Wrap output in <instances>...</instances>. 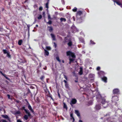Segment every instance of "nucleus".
Returning <instances> with one entry per match:
<instances>
[{"instance_id": "33", "label": "nucleus", "mask_w": 122, "mask_h": 122, "mask_svg": "<svg viewBox=\"0 0 122 122\" xmlns=\"http://www.w3.org/2000/svg\"><path fill=\"white\" fill-rule=\"evenodd\" d=\"M47 23L49 24L50 25L51 24V21L50 20H49V21L47 22Z\"/></svg>"}, {"instance_id": "52", "label": "nucleus", "mask_w": 122, "mask_h": 122, "mask_svg": "<svg viewBox=\"0 0 122 122\" xmlns=\"http://www.w3.org/2000/svg\"><path fill=\"white\" fill-rule=\"evenodd\" d=\"M44 69L45 70H46V68H44Z\"/></svg>"}, {"instance_id": "4", "label": "nucleus", "mask_w": 122, "mask_h": 122, "mask_svg": "<svg viewBox=\"0 0 122 122\" xmlns=\"http://www.w3.org/2000/svg\"><path fill=\"white\" fill-rule=\"evenodd\" d=\"M76 100L75 99H73L71 100V104H75L76 102Z\"/></svg>"}, {"instance_id": "51", "label": "nucleus", "mask_w": 122, "mask_h": 122, "mask_svg": "<svg viewBox=\"0 0 122 122\" xmlns=\"http://www.w3.org/2000/svg\"><path fill=\"white\" fill-rule=\"evenodd\" d=\"M36 27H38V25H36Z\"/></svg>"}, {"instance_id": "6", "label": "nucleus", "mask_w": 122, "mask_h": 122, "mask_svg": "<svg viewBox=\"0 0 122 122\" xmlns=\"http://www.w3.org/2000/svg\"><path fill=\"white\" fill-rule=\"evenodd\" d=\"M2 117L3 118L8 119L9 121H10V120L9 117L7 115H2Z\"/></svg>"}, {"instance_id": "54", "label": "nucleus", "mask_w": 122, "mask_h": 122, "mask_svg": "<svg viewBox=\"0 0 122 122\" xmlns=\"http://www.w3.org/2000/svg\"><path fill=\"white\" fill-rule=\"evenodd\" d=\"M5 77V78H6V79H8V77H6V76Z\"/></svg>"}, {"instance_id": "13", "label": "nucleus", "mask_w": 122, "mask_h": 122, "mask_svg": "<svg viewBox=\"0 0 122 122\" xmlns=\"http://www.w3.org/2000/svg\"><path fill=\"white\" fill-rule=\"evenodd\" d=\"M48 28L49 31L50 32H51L53 30V28L51 27H48Z\"/></svg>"}, {"instance_id": "28", "label": "nucleus", "mask_w": 122, "mask_h": 122, "mask_svg": "<svg viewBox=\"0 0 122 122\" xmlns=\"http://www.w3.org/2000/svg\"><path fill=\"white\" fill-rule=\"evenodd\" d=\"M70 117H71L74 120V119L73 116V114L72 113H71L70 114Z\"/></svg>"}, {"instance_id": "50", "label": "nucleus", "mask_w": 122, "mask_h": 122, "mask_svg": "<svg viewBox=\"0 0 122 122\" xmlns=\"http://www.w3.org/2000/svg\"><path fill=\"white\" fill-rule=\"evenodd\" d=\"M3 76H5V77H6V75L4 74L3 75Z\"/></svg>"}, {"instance_id": "16", "label": "nucleus", "mask_w": 122, "mask_h": 122, "mask_svg": "<svg viewBox=\"0 0 122 122\" xmlns=\"http://www.w3.org/2000/svg\"><path fill=\"white\" fill-rule=\"evenodd\" d=\"M60 20L61 22L64 21L65 22L66 21V19L64 18H61L60 19Z\"/></svg>"}, {"instance_id": "32", "label": "nucleus", "mask_w": 122, "mask_h": 122, "mask_svg": "<svg viewBox=\"0 0 122 122\" xmlns=\"http://www.w3.org/2000/svg\"><path fill=\"white\" fill-rule=\"evenodd\" d=\"M48 3H47L46 4V7L47 8H48Z\"/></svg>"}, {"instance_id": "22", "label": "nucleus", "mask_w": 122, "mask_h": 122, "mask_svg": "<svg viewBox=\"0 0 122 122\" xmlns=\"http://www.w3.org/2000/svg\"><path fill=\"white\" fill-rule=\"evenodd\" d=\"M7 96L8 97V98L9 99H10L11 100H12V97H10V95H9L8 94V95H7Z\"/></svg>"}, {"instance_id": "56", "label": "nucleus", "mask_w": 122, "mask_h": 122, "mask_svg": "<svg viewBox=\"0 0 122 122\" xmlns=\"http://www.w3.org/2000/svg\"><path fill=\"white\" fill-rule=\"evenodd\" d=\"M101 72V73H102V72H103V71H101V72Z\"/></svg>"}, {"instance_id": "19", "label": "nucleus", "mask_w": 122, "mask_h": 122, "mask_svg": "<svg viewBox=\"0 0 122 122\" xmlns=\"http://www.w3.org/2000/svg\"><path fill=\"white\" fill-rule=\"evenodd\" d=\"M77 8L75 7L72 9V11L74 12H76L77 11Z\"/></svg>"}, {"instance_id": "38", "label": "nucleus", "mask_w": 122, "mask_h": 122, "mask_svg": "<svg viewBox=\"0 0 122 122\" xmlns=\"http://www.w3.org/2000/svg\"><path fill=\"white\" fill-rule=\"evenodd\" d=\"M39 10H42V7H40L39 8Z\"/></svg>"}, {"instance_id": "21", "label": "nucleus", "mask_w": 122, "mask_h": 122, "mask_svg": "<svg viewBox=\"0 0 122 122\" xmlns=\"http://www.w3.org/2000/svg\"><path fill=\"white\" fill-rule=\"evenodd\" d=\"M72 44V43L71 41H70L68 43V45L69 46H71V45Z\"/></svg>"}, {"instance_id": "12", "label": "nucleus", "mask_w": 122, "mask_h": 122, "mask_svg": "<svg viewBox=\"0 0 122 122\" xmlns=\"http://www.w3.org/2000/svg\"><path fill=\"white\" fill-rule=\"evenodd\" d=\"M102 101L101 103L103 104H104V103L106 102L105 101V99L104 98H102Z\"/></svg>"}, {"instance_id": "23", "label": "nucleus", "mask_w": 122, "mask_h": 122, "mask_svg": "<svg viewBox=\"0 0 122 122\" xmlns=\"http://www.w3.org/2000/svg\"><path fill=\"white\" fill-rule=\"evenodd\" d=\"M3 51L4 53L5 54L7 53L8 52H7V51L6 50H3Z\"/></svg>"}, {"instance_id": "44", "label": "nucleus", "mask_w": 122, "mask_h": 122, "mask_svg": "<svg viewBox=\"0 0 122 122\" xmlns=\"http://www.w3.org/2000/svg\"><path fill=\"white\" fill-rule=\"evenodd\" d=\"M58 96L60 98V95L59 93V92H58Z\"/></svg>"}, {"instance_id": "55", "label": "nucleus", "mask_w": 122, "mask_h": 122, "mask_svg": "<svg viewBox=\"0 0 122 122\" xmlns=\"http://www.w3.org/2000/svg\"><path fill=\"white\" fill-rule=\"evenodd\" d=\"M73 18L74 20V21H75V19H74V17H73Z\"/></svg>"}, {"instance_id": "41", "label": "nucleus", "mask_w": 122, "mask_h": 122, "mask_svg": "<svg viewBox=\"0 0 122 122\" xmlns=\"http://www.w3.org/2000/svg\"><path fill=\"white\" fill-rule=\"evenodd\" d=\"M17 122H22V121L20 120H18L17 121Z\"/></svg>"}, {"instance_id": "43", "label": "nucleus", "mask_w": 122, "mask_h": 122, "mask_svg": "<svg viewBox=\"0 0 122 122\" xmlns=\"http://www.w3.org/2000/svg\"><path fill=\"white\" fill-rule=\"evenodd\" d=\"M91 43L92 44H95V43H94L93 41H91Z\"/></svg>"}, {"instance_id": "8", "label": "nucleus", "mask_w": 122, "mask_h": 122, "mask_svg": "<svg viewBox=\"0 0 122 122\" xmlns=\"http://www.w3.org/2000/svg\"><path fill=\"white\" fill-rule=\"evenodd\" d=\"M107 77H104L102 78V80L105 82H107Z\"/></svg>"}, {"instance_id": "60", "label": "nucleus", "mask_w": 122, "mask_h": 122, "mask_svg": "<svg viewBox=\"0 0 122 122\" xmlns=\"http://www.w3.org/2000/svg\"><path fill=\"white\" fill-rule=\"evenodd\" d=\"M64 107H65V105H64Z\"/></svg>"}, {"instance_id": "59", "label": "nucleus", "mask_w": 122, "mask_h": 122, "mask_svg": "<svg viewBox=\"0 0 122 122\" xmlns=\"http://www.w3.org/2000/svg\"><path fill=\"white\" fill-rule=\"evenodd\" d=\"M37 101H38V102L39 101L38 99V100H37Z\"/></svg>"}, {"instance_id": "26", "label": "nucleus", "mask_w": 122, "mask_h": 122, "mask_svg": "<svg viewBox=\"0 0 122 122\" xmlns=\"http://www.w3.org/2000/svg\"><path fill=\"white\" fill-rule=\"evenodd\" d=\"M42 15H40L38 17V19L39 20H40L41 19V18H42Z\"/></svg>"}, {"instance_id": "25", "label": "nucleus", "mask_w": 122, "mask_h": 122, "mask_svg": "<svg viewBox=\"0 0 122 122\" xmlns=\"http://www.w3.org/2000/svg\"><path fill=\"white\" fill-rule=\"evenodd\" d=\"M46 48L48 50H50L51 49V48L50 46H46Z\"/></svg>"}, {"instance_id": "18", "label": "nucleus", "mask_w": 122, "mask_h": 122, "mask_svg": "<svg viewBox=\"0 0 122 122\" xmlns=\"http://www.w3.org/2000/svg\"><path fill=\"white\" fill-rule=\"evenodd\" d=\"M29 109L32 112L34 113V111L33 110L32 108V107H28Z\"/></svg>"}, {"instance_id": "7", "label": "nucleus", "mask_w": 122, "mask_h": 122, "mask_svg": "<svg viewBox=\"0 0 122 122\" xmlns=\"http://www.w3.org/2000/svg\"><path fill=\"white\" fill-rule=\"evenodd\" d=\"M114 2L115 3L116 2L118 5H120L121 7L122 8V6L121 5V4L120 3L119 1H114Z\"/></svg>"}, {"instance_id": "36", "label": "nucleus", "mask_w": 122, "mask_h": 122, "mask_svg": "<svg viewBox=\"0 0 122 122\" xmlns=\"http://www.w3.org/2000/svg\"><path fill=\"white\" fill-rule=\"evenodd\" d=\"M100 67L98 66L97 68V71L99 70L100 69Z\"/></svg>"}, {"instance_id": "34", "label": "nucleus", "mask_w": 122, "mask_h": 122, "mask_svg": "<svg viewBox=\"0 0 122 122\" xmlns=\"http://www.w3.org/2000/svg\"><path fill=\"white\" fill-rule=\"evenodd\" d=\"M15 113L16 114H20V112L19 111L16 112Z\"/></svg>"}, {"instance_id": "30", "label": "nucleus", "mask_w": 122, "mask_h": 122, "mask_svg": "<svg viewBox=\"0 0 122 122\" xmlns=\"http://www.w3.org/2000/svg\"><path fill=\"white\" fill-rule=\"evenodd\" d=\"M65 86L67 88H69V86L68 85V84L67 83H66L65 84Z\"/></svg>"}, {"instance_id": "58", "label": "nucleus", "mask_w": 122, "mask_h": 122, "mask_svg": "<svg viewBox=\"0 0 122 122\" xmlns=\"http://www.w3.org/2000/svg\"><path fill=\"white\" fill-rule=\"evenodd\" d=\"M62 62L63 63H64V61H62Z\"/></svg>"}, {"instance_id": "49", "label": "nucleus", "mask_w": 122, "mask_h": 122, "mask_svg": "<svg viewBox=\"0 0 122 122\" xmlns=\"http://www.w3.org/2000/svg\"><path fill=\"white\" fill-rule=\"evenodd\" d=\"M79 122H83L81 120H80L79 121Z\"/></svg>"}, {"instance_id": "1", "label": "nucleus", "mask_w": 122, "mask_h": 122, "mask_svg": "<svg viewBox=\"0 0 122 122\" xmlns=\"http://www.w3.org/2000/svg\"><path fill=\"white\" fill-rule=\"evenodd\" d=\"M66 54L67 56H71L73 58L72 59L71 58H69L70 61L69 63L70 64L71 62L73 61L74 60V58H75V56L74 53L70 51H68L67 52Z\"/></svg>"}, {"instance_id": "37", "label": "nucleus", "mask_w": 122, "mask_h": 122, "mask_svg": "<svg viewBox=\"0 0 122 122\" xmlns=\"http://www.w3.org/2000/svg\"><path fill=\"white\" fill-rule=\"evenodd\" d=\"M44 78V76H42L40 78V79L42 80H43Z\"/></svg>"}, {"instance_id": "29", "label": "nucleus", "mask_w": 122, "mask_h": 122, "mask_svg": "<svg viewBox=\"0 0 122 122\" xmlns=\"http://www.w3.org/2000/svg\"><path fill=\"white\" fill-rule=\"evenodd\" d=\"M7 56L9 57V58L11 56L10 55V54L9 53V52H8L7 53Z\"/></svg>"}, {"instance_id": "2", "label": "nucleus", "mask_w": 122, "mask_h": 122, "mask_svg": "<svg viewBox=\"0 0 122 122\" xmlns=\"http://www.w3.org/2000/svg\"><path fill=\"white\" fill-rule=\"evenodd\" d=\"M22 109L24 110L25 111L26 114H27L28 115H24V117L26 120H27L28 118V117H30L31 116V115L29 112V111L25 109V107H22Z\"/></svg>"}, {"instance_id": "46", "label": "nucleus", "mask_w": 122, "mask_h": 122, "mask_svg": "<svg viewBox=\"0 0 122 122\" xmlns=\"http://www.w3.org/2000/svg\"><path fill=\"white\" fill-rule=\"evenodd\" d=\"M15 101L17 103H18L19 102V101H17V100H15Z\"/></svg>"}, {"instance_id": "57", "label": "nucleus", "mask_w": 122, "mask_h": 122, "mask_svg": "<svg viewBox=\"0 0 122 122\" xmlns=\"http://www.w3.org/2000/svg\"><path fill=\"white\" fill-rule=\"evenodd\" d=\"M28 107H31V106H30L29 105V106H28Z\"/></svg>"}, {"instance_id": "48", "label": "nucleus", "mask_w": 122, "mask_h": 122, "mask_svg": "<svg viewBox=\"0 0 122 122\" xmlns=\"http://www.w3.org/2000/svg\"><path fill=\"white\" fill-rule=\"evenodd\" d=\"M63 108H64L66 109V110H67V107H63Z\"/></svg>"}, {"instance_id": "35", "label": "nucleus", "mask_w": 122, "mask_h": 122, "mask_svg": "<svg viewBox=\"0 0 122 122\" xmlns=\"http://www.w3.org/2000/svg\"><path fill=\"white\" fill-rule=\"evenodd\" d=\"M48 19H51V17H50V15L49 14L48 15Z\"/></svg>"}, {"instance_id": "14", "label": "nucleus", "mask_w": 122, "mask_h": 122, "mask_svg": "<svg viewBox=\"0 0 122 122\" xmlns=\"http://www.w3.org/2000/svg\"><path fill=\"white\" fill-rule=\"evenodd\" d=\"M51 37L53 39V40H55V36L53 34H51Z\"/></svg>"}, {"instance_id": "39", "label": "nucleus", "mask_w": 122, "mask_h": 122, "mask_svg": "<svg viewBox=\"0 0 122 122\" xmlns=\"http://www.w3.org/2000/svg\"><path fill=\"white\" fill-rule=\"evenodd\" d=\"M61 2L63 4H65V2L64 0H62Z\"/></svg>"}, {"instance_id": "15", "label": "nucleus", "mask_w": 122, "mask_h": 122, "mask_svg": "<svg viewBox=\"0 0 122 122\" xmlns=\"http://www.w3.org/2000/svg\"><path fill=\"white\" fill-rule=\"evenodd\" d=\"M82 14V12L80 11L77 12V15H81Z\"/></svg>"}, {"instance_id": "53", "label": "nucleus", "mask_w": 122, "mask_h": 122, "mask_svg": "<svg viewBox=\"0 0 122 122\" xmlns=\"http://www.w3.org/2000/svg\"><path fill=\"white\" fill-rule=\"evenodd\" d=\"M92 69V67H89V69Z\"/></svg>"}, {"instance_id": "47", "label": "nucleus", "mask_w": 122, "mask_h": 122, "mask_svg": "<svg viewBox=\"0 0 122 122\" xmlns=\"http://www.w3.org/2000/svg\"><path fill=\"white\" fill-rule=\"evenodd\" d=\"M0 72L2 75H3L4 74L2 73V72L1 71H0Z\"/></svg>"}, {"instance_id": "24", "label": "nucleus", "mask_w": 122, "mask_h": 122, "mask_svg": "<svg viewBox=\"0 0 122 122\" xmlns=\"http://www.w3.org/2000/svg\"><path fill=\"white\" fill-rule=\"evenodd\" d=\"M101 107H95V109L96 110H98L100 109Z\"/></svg>"}, {"instance_id": "45", "label": "nucleus", "mask_w": 122, "mask_h": 122, "mask_svg": "<svg viewBox=\"0 0 122 122\" xmlns=\"http://www.w3.org/2000/svg\"><path fill=\"white\" fill-rule=\"evenodd\" d=\"M64 82H65V84H66V83H67V82L66 81V80H64Z\"/></svg>"}, {"instance_id": "11", "label": "nucleus", "mask_w": 122, "mask_h": 122, "mask_svg": "<svg viewBox=\"0 0 122 122\" xmlns=\"http://www.w3.org/2000/svg\"><path fill=\"white\" fill-rule=\"evenodd\" d=\"M43 48L44 50L45 55H46L47 56H48L49 54V52H48V51H47L46 50L44 49V48Z\"/></svg>"}, {"instance_id": "40", "label": "nucleus", "mask_w": 122, "mask_h": 122, "mask_svg": "<svg viewBox=\"0 0 122 122\" xmlns=\"http://www.w3.org/2000/svg\"><path fill=\"white\" fill-rule=\"evenodd\" d=\"M54 46H55V48H56V44L55 42L54 43Z\"/></svg>"}, {"instance_id": "31", "label": "nucleus", "mask_w": 122, "mask_h": 122, "mask_svg": "<svg viewBox=\"0 0 122 122\" xmlns=\"http://www.w3.org/2000/svg\"><path fill=\"white\" fill-rule=\"evenodd\" d=\"M2 121V122H7L4 119H2L1 120L0 122H1V121Z\"/></svg>"}, {"instance_id": "3", "label": "nucleus", "mask_w": 122, "mask_h": 122, "mask_svg": "<svg viewBox=\"0 0 122 122\" xmlns=\"http://www.w3.org/2000/svg\"><path fill=\"white\" fill-rule=\"evenodd\" d=\"M118 97L117 96L113 97H112V100L114 102L118 101Z\"/></svg>"}, {"instance_id": "17", "label": "nucleus", "mask_w": 122, "mask_h": 122, "mask_svg": "<svg viewBox=\"0 0 122 122\" xmlns=\"http://www.w3.org/2000/svg\"><path fill=\"white\" fill-rule=\"evenodd\" d=\"M22 42V40H19L18 42V44L19 45H20L21 44V43Z\"/></svg>"}, {"instance_id": "10", "label": "nucleus", "mask_w": 122, "mask_h": 122, "mask_svg": "<svg viewBox=\"0 0 122 122\" xmlns=\"http://www.w3.org/2000/svg\"><path fill=\"white\" fill-rule=\"evenodd\" d=\"M82 68H80V71L79 72V73L80 75H81L82 74Z\"/></svg>"}, {"instance_id": "5", "label": "nucleus", "mask_w": 122, "mask_h": 122, "mask_svg": "<svg viewBox=\"0 0 122 122\" xmlns=\"http://www.w3.org/2000/svg\"><path fill=\"white\" fill-rule=\"evenodd\" d=\"M119 92V90L117 89H115L113 90V93L114 94H118Z\"/></svg>"}, {"instance_id": "9", "label": "nucleus", "mask_w": 122, "mask_h": 122, "mask_svg": "<svg viewBox=\"0 0 122 122\" xmlns=\"http://www.w3.org/2000/svg\"><path fill=\"white\" fill-rule=\"evenodd\" d=\"M75 112L76 113V114L77 116L78 117L80 116V114L79 111L77 110H75Z\"/></svg>"}, {"instance_id": "20", "label": "nucleus", "mask_w": 122, "mask_h": 122, "mask_svg": "<svg viewBox=\"0 0 122 122\" xmlns=\"http://www.w3.org/2000/svg\"><path fill=\"white\" fill-rule=\"evenodd\" d=\"M94 75L93 74H90L89 75V77L91 78L93 77L94 76Z\"/></svg>"}, {"instance_id": "27", "label": "nucleus", "mask_w": 122, "mask_h": 122, "mask_svg": "<svg viewBox=\"0 0 122 122\" xmlns=\"http://www.w3.org/2000/svg\"><path fill=\"white\" fill-rule=\"evenodd\" d=\"M56 59L59 62H61V61L59 59V58L58 57H56Z\"/></svg>"}, {"instance_id": "42", "label": "nucleus", "mask_w": 122, "mask_h": 122, "mask_svg": "<svg viewBox=\"0 0 122 122\" xmlns=\"http://www.w3.org/2000/svg\"><path fill=\"white\" fill-rule=\"evenodd\" d=\"M64 78L66 80H67V77H66V76L64 75Z\"/></svg>"}]
</instances>
